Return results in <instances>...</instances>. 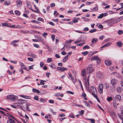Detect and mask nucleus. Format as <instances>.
Wrapping results in <instances>:
<instances>
[{
  "label": "nucleus",
  "mask_w": 123,
  "mask_h": 123,
  "mask_svg": "<svg viewBox=\"0 0 123 123\" xmlns=\"http://www.w3.org/2000/svg\"><path fill=\"white\" fill-rule=\"evenodd\" d=\"M90 76V75H89L88 76L87 78V83L86 82H85V84L86 85V86L87 88H88L89 86V77Z\"/></svg>",
  "instance_id": "9b49d317"
},
{
  "label": "nucleus",
  "mask_w": 123,
  "mask_h": 123,
  "mask_svg": "<svg viewBox=\"0 0 123 123\" xmlns=\"http://www.w3.org/2000/svg\"><path fill=\"white\" fill-rule=\"evenodd\" d=\"M67 70V69L64 68V67H62L61 68V71L62 72H63L64 71L66 70Z\"/></svg>",
  "instance_id": "09e8293b"
},
{
  "label": "nucleus",
  "mask_w": 123,
  "mask_h": 123,
  "mask_svg": "<svg viewBox=\"0 0 123 123\" xmlns=\"http://www.w3.org/2000/svg\"><path fill=\"white\" fill-rule=\"evenodd\" d=\"M67 93L72 94H74V92H73L69 91H67Z\"/></svg>",
  "instance_id": "680f3d73"
},
{
  "label": "nucleus",
  "mask_w": 123,
  "mask_h": 123,
  "mask_svg": "<svg viewBox=\"0 0 123 123\" xmlns=\"http://www.w3.org/2000/svg\"><path fill=\"white\" fill-rule=\"evenodd\" d=\"M89 53V52L88 51H86L85 52H83L82 53V54L85 56L87 55Z\"/></svg>",
  "instance_id": "cd10ccee"
},
{
  "label": "nucleus",
  "mask_w": 123,
  "mask_h": 123,
  "mask_svg": "<svg viewBox=\"0 0 123 123\" xmlns=\"http://www.w3.org/2000/svg\"><path fill=\"white\" fill-rule=\"evenodd\" d=\"M91 60L93 61L94 60L97 61V62L98 64H99L101 62V60L98 58V56H93L91 58Z\"/></svg>",
  "instance_id": "7ed1b4c3"
},
{
  "label": "nucleus",
  "mask_w": 123,
  "mask_h": 123,
  "mask_svg": "<svg viewBox=\"0 0 123 123\" xmlns=\"http://www.w3.org/2000/svg\"><path fill=\"white\" fill-rule=\"evenodd\" d=\"M104 16L103 13H102L99 15L97 17L98 18H102Z\"/></svg>",
  "instance_id": "7c9ffc66"
},
{
  "label": "nucleus",
  "mask_w": 123,
  "mask_h": 123,
  "mask_svg": "<svg viewBox=\"0 0 123 123\" xmlns=\"http://www.w3.org/2000/svg\"><path fill=\"white\" fill-rule=\"evenodd\" d=\"M42 35V36L44 37V38H46V36L48 35V33H47L44 32L43 33Z\"/></svg>",
  "instance_id": "c756f323"
},
{
  "label": "nucleus",
  "mask_w": 123,
  "mask_h": 123,
  "mask_svg": "<svg viewBox=\"0 0 123 123\" xmlns=\"http://www.w3.org/2000/svg\"><path fill=\"white\" fill-rule=\"evenodd\" d=\"M33 45L35 47L37 48H38L39 47V45L37 44H33Z\"/></svg>",
  "instance_id": "864d4df0"
},
{
  "label": "nucleus",
  "mask_w": 123,
  "mask_h": 123,
  "mask_svg": "<svg viewBox=\"0 0 123 123\" xmlns=\"http://www.w3.org/2000/svg\"><path fill=\"white\" fill-rule=\"evenodd\" d=\"M86 72L85 69H82L81 72V75L83 77H85L86 76Z\"/></svg>",
  "instance_id": "6e6552de"
},
{
  "label": "nucleus",
  "mask_w": 123,
  "mask_h": 123,
  "mask_svg": "<svg viewBox=\"0 0 123 123\" xmlns=\"http://www.w3.org/2000/svg\"><path fill=\"white\" fill-rule=\"evenodd\" d=\"M49 102L50 103H54V101L52 100H50L49 101Z\"/></svg>",
  "instance_id": "13d9d810"
},
{
  "label": "nucleus",
  "mask_w": 123,
  "mask_h": 123,
  "mask_svg": "<svg viewBox=\"0 0 123 123\" xmlns=\"http://www.w3.org/2000/svg\"><path fill=\"white\" fill-rule=\"evenodd\" d=\"M28 61L31 62H32L33 61V59L32 58H31L30 57L28 58Z\"/></svg>",
  "instance_id": "603ef678"
},
{
  "label": "nucleus",
  "mask_w": 123,
  "mask_h": 123,
  "mask_svg": "<svg viewBox=\"0 0 123 123\" xmlns=\"http://www.w3.org/2000/svg\"><path fill=\"white\" fill-rule=\"evenodd\" d=\"M51 37L53 41H54L55 40V35H52L51 36Z\"/></svg>",
  "instance_id": "de8ad7c7"
},
{
  "label": "nucleus",
  "mask_w": 123,
  "mask_h": 123,
  "mask_svg": "<svg viewBox=\"0 0 123 123\" xmlns=\"http://www.w3.org/2000/svg\"><path fill=\"white\" fill-rule=\"evenodd\" d=\"M123 33V31L121 30H120L118 31V34L119 35H120L122 34Z\"/></svg>",
  "instance_id": "49530a36"
},
{
  "label": "nucleus",
  "mask_w": 123,
  "mask_h": 123,
  "mask_svg": "<svg viewBox=\"0 0 123 123\" xmlns=\"http://www.w3.org/2000/svg\"><path fill=\"white\" fill-rule=\"evenodd\" d=\"M93 2H86V4L87 5H90L92 4Z\"/></svg>",
  "instance_id": "c03bdc74"
},
{
  "label": "nucleus",
  "mask_w": 123,
  "mask_h": 123,
  "mask_svg": "<svg viewBox=\"0 0 123 123\" xmlns=\"http://www.w3.org/2000/svg\"><path fill=\"white\" fill-rule=\"evenodd\" d=\"M49 66L53 69H54L56 67L55 65L53 63H52L51 65H49Z\"/></svg>",
  "instance_id": "bb28decb"
},
{
  "label": "nucleus",
  "mask_w": 123,
  "mask_h": 123,
  "mask_svg": "<svg viewBox=\"0 0 123 123\" xmlns=\"http://www.w3.org/2000/svg\"><path fill=\"white\" fill-rule=\"evenodd\" d=\"M38 96H35L34 98V99L37 101L38 100Z\"/></svg>",
  "instance_id": "6e6d98bb"
},
{
  "label": "nucleus",
  "mask_w": 123,
  "mask_h": 123,
  "mask_svg": "<svg viewBox=\"0 0 123 123\" xmlns=\"http://www.w3.org/2000/svg\"><path fill=\"white\" fill-rule=\"evenodd\" d=\"M103 85L102 84H101L98 86V91L101 94L103 93Z\"/></svg>",
  "instance_id": "20e7f679"
},
{
  "label": "nucleus",
  "mask_w": 123,
  "mask_h": 123,
  "mask_svg": "<svg viewBox=\"0 0 123 123\" xmlns=\"http://www.w3.org/2000/svg\"><path fill=\"white\" fill-rule=\"evenodd\" d=\"M10 62H11L15 64H16L17 63V62L15 61H13L11 60L10 61Z\"/></svg>",
  "instance_id": "69168bd1"
},
{
  "label": "nucleus",
  "mask_w": 123,
  "mask_h": 123,
  "mask_svg": "<svg viewBox=\"0 0 123 123\" xmlns=\"http://www.w3.org/2000/svg\"><path fill=\"white\" fill-rule=\"evenodd\" d=\"M96 92H92V95L94 96V97H95V98H96L97 97V96L95 94V93Z\"/></svg>",
  "instance_id": "72a5a7b5"
},
{
  "label": "nucleus",
  "mask_w": 123,
  "mask_h": 123,
  "mask_svg": "<svg viewBox=\"0 0 123 123\" xmlns=\"http://www.w3.org/2000/svg\"><path fill=\"white\" fill-rule=\"evenodd\" d=\"M107 100L108 101H110L112 99V98L111 97H108L107 98Z\"/></svg>",
  "instance_id": "ea45409f"
},
{
  "label": "nucleus",
  "mask_w": 123,
  "mask_h": 123,
  "mask_svg": "<svg viewBox=\"0 0 123 123\" xmlns=\"http://www.w3.org/2000/svg\"><path fill=\"white\" fill-rule=\"evenodd\" d=\"M20 64L22 68L23 69L26 70V68L25 66L23 63L21 62L20 63Z\"/></svg>",
  "instance_id": "4be33fe9"
},
{
  "label": "nucleus",
  "mask_w": 123,
  "mask_h": 123,
  "mask_svg": "<svg viewBox=\"0 0 123 123\" xmlns=\"http://www.w3.org/2000/svg\"><path fill=\"white\" fill-rule=\"evenodd\" d=\"M26 4L27 7L31 9V3L29 2H26Z\"/></svg>",
  "instance_id": "dca6fc26"
},
{
  "label": "nucleus",
  "mask_w": 123,
  "mask_h": 123,
  "mask_svg": "<svg viewBox=\"0 0 123 123\" xmlns=\"http://www.w3.org/2000/svg\"><path fill=\"white\" fill-rule=\"evenodd\" d=\"M67 47V45L65 44L64 45V47L62 49H61V50L62 51H64L65 50V47Z\"/></svg>",
  "instance_id": "a18cd8bd"
},
{
  "label": "nucleus",
  "mask_w": 123,
  "mask_h": 123,
  "mask_svg": "<svg viewBox=\"0 0 123 123\" xmlns=\"http://www.w3.org/2000/svg\"><path fill=\"white\" fill-rule=\"evenodd\" d=\"M82 18L85 21H89L90 20L88 18H86L84 17H82Z\"/></svg>",
  "instance_id": "e433bc0d"
},
{
  "label": "nucleus",
  "mask_w": 123,
  "mask_h": 123,
  "mask_svg": "<svg viewBox=\"0 0 123 123\" xmlns=\"http://www.w3.org/2000/svg\"><path fill=\"white\" fill-rule=\"evenodd\" d=\"M2 25L3 26H9L6 23H2Z\"/></svg>",
  "instance_id": "8fccbe9b"
},
{
  "label": "nucleus",
  "mask_w": 123,
  "mask_h": 123,
  "mask_svg": "<svg viewBox=\"0 0 123 123\" xmlns=\"http://www.w3.org/2000/svg\"><path fill=\"white\" fill-rule=\"evenodd\" d=\"M93 9L95 11H97L98 10V8L97 6H96Z\"/></svg>",
  "instance_id": "e2e57ef3"
},
{
  "label": "nucleus",
  "mask_w": 123,
  "mask_h": 123,
  "mask_svg": "<svg viewBox=\"0 0 123 123\" xmlns=\"http://www.w3.org/2000/svg\"><path fill=\"white\" fill-rule=\"evenodd\" d=\"M4 115L6 116H7L9 117H10L13 119H15V118L12 116L8 113H7L6 115Z\"/></svg>",
  "instance_id": "b1692460"
},
{
  "label": "nucleus",
  "mask_w": 123,
  "mask_h": 123,
  "mask_svg": "<svg viewBox=\"0 0 123 123\" xmlns=\"http://www.w3.org/2000/svg\"><path fill=\"white\" fill-rule=\"evenodd\" d=\"M72 41H73L72 40H69L68 41H65V42L66 43H71Z\"/></svg>",
  "instance_id": "052dcab7"
},
{
  "label": "nucleus",
  "mask_w": 123,
  "mask_h": 123,
  "mask_svg": "<svg viewBox=\"0 0 123 123\" xmlns=\"http://www.w3.org/2000/svg\"><path fill=\"white\" fill-rule=\"evenodd\" d=\"M72 105H73L75 106H76V107H79L81 106L82 107H83V106L82 105H79L77 104H75L74 103H73L72 104Z\"/></svg>",
  "instance_id": "37998d69"
},
{
  "label": "nucleus",
  "mask_w": 123,
  "mask_h": 123,
  "mask_svg": "<svg viewBox=\"0 0 123 123\" xmlns=\"http://www.w3.org/2000/svg\"><path fill=\"white\" fill-rule=\"evenodd\" d=\"M27 55L28 56L32 57L34 58L36 57H37L36 55L33 54L31 53H28Z\"/></svg>",
  "instance_id": "0eeeda50"
},
{
  "label": "nucleus",
  "mask_w": 123,
  "mask_h": 123,
  "mask_svg": "<svg viewBox=\"0 0 123 123\" xmlns=\"http://www.w3.org/2000/svg\"><path fill=\"white\" fill-rule=\"evenodd\" d=\"M69 77H70L71 80H73L74 79V77L71 74H69Z\"/></svg>",
  "instance_id": "5fc2aeb1"
},
{
  "label": "nucleus",
  "mask_w": 123,
  "mask_h": 123,
  "mask_svg": "<svg viewBox=\"0 0 123 123\" xmlns=\"http://www.w3.org/2000/svg\"><path fill=\"white\" fill-rule=\"evenodd\" d=\"M14 104H15L16 107H17L18 106H19L20 104L19 103H15Z\"/></svg>",
  "instance_id": "338daca9"
},
{
  "label": "nucleus",
  "mask_w": 123,
  "mask_h": 123,
  "mask_svg": "<svg viewBox=\"0 0 123 123\" xmlns=\"http://www.w3.org/2000/svg\"><path fill=\"white\" fill-rule=\"evenodd\" d=\"M119 20L118 18L114 21V23H116L120 21Z\"/></svg>",
  "instance_id": "f704fd0d"
},
{
  "label": "nucleus",
  "mask_w": 123,
  "mask_h": 123,
  "mask_svg": "<svg viewBox=\"0 0 123 123\" xmlns=\"http://www.w3.org/2000/svg\"><path fill=\"white\" fill-rule=\"evenodd\" d=\"M113 105L115 107H116L117 105H118V103H117L116 101H114L113 102Z\"/></svg>",
  "instance_id": "c85d7f7f"
},
{
  "label": "nucleus",
  "mask_w": 123,
  "mask_h": 123,
  "mask_svg": "<svg viewBox=\"0 0 123 123\" xmlns=\"http://www.w3.org/2000/svg\"><path fill=\"white\" fill-rule=\"evenodd\" d=\"M97 77L100 79H101L104 77V75L103 74L100 72H98L97 74Z\"/></svg>",
  "instance_id": "39448f33"
},
{
  "label": "nucleus",
  "mask_w": 123,
  "mask_h": 123,
  "mask_svg": "<svg viewBox=\"0 0 123 123\" xmlns=\"http://www.w3.org/2000/svg\"><path fill=\"white\" fill-rule=\"evenodd\" d=\"M44 81H46L43 80H41V81L40 82V84L41 85H44L45 84L44 83Z\"/></svg>",
  "instance_id": "4d7b16f0"
},
{
  "label": "nucleus",
  "mask_w": 123,
  "mask_h": 123,
  "mask_svg": "<svg viewBox=\"0 0 123 123\" xmlns=\"http://www.w3.org/2000/svg\"><path fill=\"white\" fill-rule=\"evenodd\" d=\"M117 82V81L116 79H113L111 80V83L113 85H115L116 84Z\"/></svg>",
  "instance_id": "f8f14e48"
},
{
  "label": "nucleus",
  "mask_w": 123,
  "mask_h": 123,
  "mask_svg": "<svg viewBox=\"0 0 123 123\" xmlns=\"http://www.w3.org/2000/svg\"><path fill=\"white\" fill-rule=\"evenodd\" d=\"M32 91L34 92H36L38 93H39L40 92V91L38 90L37 89L35 88H33L32 89Z\"/></svg>",
  "instance_id": "5701e85b"
},
{
  "label": "nucleus",
  "mask_w": 123,
  "mask_h": 123,
  "mask_svg": "<svg viewBox=\"0 0 123 123\" xmlns=\"http://www.w3.org/2000/svg\"><path fill=\"white\" fill-rule=\"evenodd\" d=\"M19 41V40H15L13 41L11 43V44H13L14 43H17Z\"/></svg>",
  "instance_id": "79ce46f5"
},
{
  "label": "nucleus",
  "mask_w": 123,
  "mask_h": 123,
  "mask_svg": "<svg viewBox=\"0 0 123 123\" xmlns=\"http://www.w3.org/2000/svg\"><path fill=\"white\" fill-rule=\"evenodd\" d=\"M69 55H67L65 56L64 58L63 59L62 61L64 62H65L68 59V57Z\"/></svg>",
  "instance_id": "aec40b11"
},
{
  "label": "nucleus",
  "mask_w": 123,
  "mask_h": 123,
  "mask_svg": "<svg viewBox=\"0 0 123 123\" xmlns=\"http://www.w3.org/2000/svg\"><path fill=\"white\" fill-rule=\"evenodd\" d=\"M122 88L121 87H119L117 88V90L119 92H120L122 91Z\"/></svg>",
  "instance_id": "a211bd4d"
},
{
  "label": "nucleus",
  "mask_w": 123,
  "mask_h": 123,
  "mask_svg": "<svg viewBox=\"0 0 123 123\" xmlns=\"http://www.w3.org/2000/svg\"><path fill=\"white\" fill-rule=\"evenodd\" d=\"M19 96L24 98L27 99H31V97L30 96H27L23 95H19Z\"/></svg>",
  "instance_id": "423d86ee"
},
{
  "label": "nucleus",
  "mask_w": 123,
  "mask_h": 123,
  "mask_svg": "<svg viewBox=\"0 0 123 123\" xmlns=\"http://www.w3.org/2000/svg\"><path fill=\"white\" fill-rule=\"evenodd\" d=\"M58 14H59L57 13V11H55L54 13V15L56 16L57 15H58Z\"/></svg>",
  "instance_id": "0e129e2a"
},
{
  "label": "nucleus",
  "mask_w": 123,
  "mask_h": 123,
  "mask_svg": "<svg viewBox=\"0 0 123 123\" xmlns=\"http://www.w3.org/2000/svg\"><path fill=\"white\" fill-rule=\"evenodd\" d=\"M111 42H109L108 43L106 44H105L106 45V47H108L110 45H111Z\"/></svg>",
  "instance_id": "bf43d9fd"
},
{
  "label": "nucleus",
  "mask_w": 123,
  "mask_h": 123,
  "mask_svg": "<svg viewBox=\"0 0 123 123\" xmlns=\"http://www.w3.org/2000/svg\"><path fill=\"white\" fill-rule=\"evenodd\" d=\"M18 102L20 103L23 104L26 103V100L19 99L18 100Z\"/></svg>",
  "instance_id": "9d476101"
},
{
  "label": "nucleus",
  "mask_w": 123,
  "mask_h": 123,
  "mask_svg": "<svg viewBox=\"0 0 123 123\" xmlns=\"http://www.w3.org/2000/svg\"><path fill=\"white\" fill-rule=\"evenodd\" d=\"M115 98L119 101H120L121 99V96L120 95H116L115 97Z\"/></svg>",
  "instance_id": "f3484780"
},
{
  "label": "nucleus",
  "mask_w": 123,
  "mask_h": 123,
  "mask_svg": "<svg viewBox=\"0 0 123 123\" xmlns=\"http://www.w3.org/2000/svg\"><path fill=\"white\" fill-rule=\"evenodd\" d=\"M117 46L119 47H121L123 44V43L121 42H117Z\"/></svg>",
  "instance_id": "4468645a"
},
{
  "label": "nucleus",
  "mask_w": 123,
  "mask_h": 123,
  "mask_svg": "<svg viewBox=\"0 0 123 123\" xmlns=\"http://www.w3.org/2000/svg\"><path fill=\"white\" fill-rule=\"evenodd\" d=\"M52 61L51 58H48L47 59V62L48 63H49Z\"/></svg>",
  "instance_id": "2f4dec72"
},
{
  "label": "nucleus",
  "mask_w": 123,
  "mask_h": 123,
  "mask_svg": "<svg viewBox=\"0 0 123 123\" xmlns=\"http://www.w3.org/2000/svg\"><path fill=\"white\" fill-rule=\"evenodd\" d=\"M85 42H84L83 43H79V44H77L76 45L77 46H82L84 44H85Z\"/></svg>",
  "instance_id": "3c124183"
},
{
  "label": "nucleus",
  "mask_w": 123,
  "mask_h": 123,
  "mask_svg": "<svg viewBox=\"0 0 123 123\" xmlns=\"http://www.w3.org/2000/svg\"><path fill=\"white\" fill-rule=\"evenodd\" d=\"M81 42V40L80 39V40H77L76 41L74 42V43L75 44Z\"/></svg>",
  "instance_id": "c9c22d12"
},
{
  "label": "nucleus",
  "mask_w": 123,
  "mask_h": 123,
  "mask_svg": "<svg viewBox=\"0 0 123 123\" xmlns=\"http://www.w3.org/2000/svg\"><path fill=\"white\" fill-rule=\"evenodd\" d=\"M90 48L89 47L88 45H86V46H84L83 47V49H89Z\"/></svg>",
  "instance_id": "4c0bfd02"
},
{
  "label": "nucleus",
  "mask_w": 123,
  "mask_h": 123,
  "mask_svg": "<svg viewBox=\"0 0 123 123\" xmlns=\"http://www.w3.org/2000/svg\"><path fill=\"white\" fill-rule=\"evenodd\" d=\"M22 2L20 0H18L17 1V6L18 7H19L21 5Z\"/></svg>",
  "instance_id": "2eb2a0df"
},
{
  "label": "nucleus",
  "mask_w": 123,
  "mask_h": 123,
  "mask_svg": "<svg viewBox=\"0 0 123 123\" xmlns=\"http://www.w3.org/2000/svg\"><path fill=\"white\" fill-rule=\"evenodd\" d=\"M86 73L90 74L92 73L94 70V69L92 66V64L90 65L87 68Z\"/></svg>",
  "instance_id": "f03ea898"
},
{
  "label": "nucleus",
  "mask_w": 123,
  "mask_h": 123,
  "mask_svg": "<svg viewBox=\"0 0 123 123\" xmlns=\"http://www.w3.org/2000/svg\"><path fill=\"white\" fill-rule=\"evenodd\" d=\"M114 23V21L113 22H111L108 23V26H111Z\"/></svg>",
  "instance_id": "a19ab883"
},
{
  "label": "nucleus",
  "mask_w": 123,
  "mask_h": 123,
  "mask_svg": "<svg viewBox=\"0 0 123 123\" xmlns=\"http://www.w3.org/2000/svg\"><path fill=\"white\" fill-rule=\"evenodd\" d=\"M7 121V123H15L14 121L11 118L9 117Z\"/></svg>",
  "instance_id": "1a4fd4ad"
},
{
  "label": "nucleus",
  "mask_w": 123,
  "mask_h": 123,
  "mask_svg": "<svg viewBox=\"0 0 123 123\" xmlns=\"http://www.w3.org/2000/svg\"><path fill=\"white\" fill-rule=\"evenodd\" d=\"M96 31L97 30L96 29H93L90 31L89 32L90 33H92Z\"/></svg>",
  "instance_id": "58836bf2"
},
{
  "label": "nucleus",
  "mask_w": 123,
  "mask_h": 123,
  "mask_svg": "<svg viewBox=\"0 0 123 123\" xmlns=\"http://www.w3.org/2000/svg\"><path fill=\"white\" fill-rule=\"evenodd\" d=\"M105 63L106 65L109 66L111 64V62L110 60H108L105 61Z\"/></svg>",
  "instance_id": "ddd939ff"
},
{
  "label": "nucleus",
  "mask_w": 123,
  "mask_h": 123,
  "mask_svg": "<svg viewBox=\"0 0 123 123\" xmlns=\"http://www.w3.org/2000/svg\"><path fill=\"white\" fill-rule=\"evenodd\" d=\"M98 41L97 39L96 38H93L92 39V43H95Z\"/></svg>",
  "instance_id": "412c9836"
},
{
  "label": "nucleus",
  "mask_w": 123,
  "mask_h": 123,
  "mask_svg": "<svg viewBox=\"0 0 123 123\" xmlns=\"http://www.w3.org/2000/svg\"><path fill=\"white\" fill-rule=\"evenodd\" d=\"M15 14L18 16L20 15V12L18 10H16L15 11Z\"/></svg>",
  "instance_id": "a878e982"
},
{
  "label": "nucleus",
  "mask_w": 123,
  "mask_h": 123,
  "mask_svg": "<svg viewBox=\"0 0 123 123\" xmlns=\"http://www.w3.org/2000/svg\"><path fill=\"white\" fill-rule=\"evenodd\" d=\"M33 65H32L31 66H30L29 67V69L30 70H31V69H33Z\"/></svg>",
  "instance_id": "774afa93"
},
{
  "label": "nucleus",
  "mask_w": 123,
  "mask_h": 123,
  "mask_svg": "<svg viewBox=\"0 0 123 123\" xmlns=\"http://www.w3.org/2000/svg\"><path fill=\"white\" fill-rule=\"evenodd\" d=\"M11 3V2L10 1H5L4 2V4L6 6H8Z\"/></svg>",
  "instance_id": "393cba45"
},
{
  "label": "nucleus",
  "mask_w": 123,
  "mask_h": 123,
  "mask_svg": "<svg viewBox=\"0 0 123 123\" xmlns=\"http://www.w3.org/2000/svg\"><path fill=\"white\" fill-rule=\"evenodd\" d=\"M90 90L91 92H96V90L95 88L93 87V86H91L90 87Z\"/></svg>",
  "instance_id": "6ab92c4d"
},
{
  "label": "nucleus",
  "mask_w": 123,
  "mask_h": 123,
  "mask_svg": "<svg viewBox=\"0 0 123 123\" xmlns=\"http://www.w3.org/2000/svg\"><path fill=\"white\" fill-rule=\"evenodd\" d=\"M17 96L13 94H11L8 95L6 98V99L11 101H14L18 98Z\"/></svg>",
  "instance_id": "f257e3e1"
},
{
  "label": "nucleus",
  "mask_w": 123,
  "mask_h": 123,
  "mask_svg": "<svg viewBox=\"0 0 123 123\" xmlns=\"http://www.w3.org/2000/svg\"><path fill=\"white\" fill-rule=\"evenodd\" d=\"M88 120H90L91 123H95V120L93 119H89Z\"/></svg>",
  "instance_id": "473e14b6"
}]
</instances>
